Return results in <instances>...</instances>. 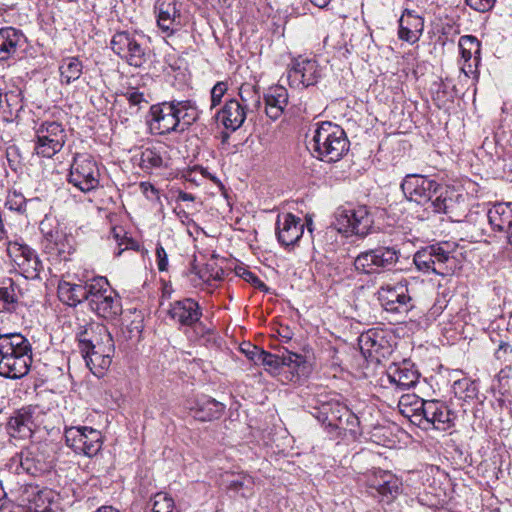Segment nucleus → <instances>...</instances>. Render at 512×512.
Returning <instances> with one entry per match:
<instances>
[{"label": "nucleus", "instance_id": "f257e3e1", "mask_svg": "<svg viewBox=\"0 0 512 512\" xmlns=\"http://www.w3.org/2000/svg\"><path fill=\"white\" fill-rule=\"evenodd\" d=\"M32 363L31 345L21 334L0 335V375L7 378L25 376Z\"/></svg>", "mask_w": 512, "mask_h": 512}, {"label": "nucleus", "instance_id": "f03ea898", "mask_svg": "<svg viewBox=\"0 0 512 512\" xmlns=\"http://www.w3.org/2000/svg\"><path fill=\"white\" fill-rule=\"evenodd\" d=\"M345 131L332 122L317 124L311 146L319 159L326 162L338 161L348 150Z\"/></svg>", "mask_w": 512, "mask_h": 512}, {"label": "nucleus", "instance_id": "7ed1b4c3", "mask_svg": "<svg viewBox=\"0 0 512 512\" xmlns=\"http://www.w3.org/2000/svg\"><path fill=\"white\" fill-rule=\"evenodd\" d=\"M399 260V252L393 247L378 246L360 252L354 259V268L363 274H379L390 270Z\"/></svg>", "mask_w": 512, "mask_h": 512}, {"label": "nucleus", "instance_id": "20e7f679", "mask_svg": "<svg viewBox=\"0 0 512 512\" xmlns=\"http://www.w3.org/2000/svg\"><path fill=\"white\" fill-rule=\"evenodd\" d=\"M89 298L90 308L100 317L113 320L122 312L119 297L112 291L108 281L103 278L92 280V290Z\"/></svg>", "mask_w": 512, "mask_h": 512}, {"label": "nucleus", "instance_id": "39448f33", "mask_svg": "<svg viewBox=\"0 0 512 512\" xmlns=\"http://www.w3.org/2000/svg\"><path fill=\"white\" fill-rule=\"evenodd\" d=\"M112 50L129 65L141 67L148 59L144 36L126 31L117 32L111 40Z\"/></svg>", "mask_w": 512, "mask_h": 512}, {"label": "nucleus", "instance_id": "423d86ee", "mask_svg": "<svg viewBox=\"0 0 512 512\" xmlns=\"http://www.w3.org/2000/svg\"><path fill=\"white\" fill-rule=\"evenodd\" d=\"M68 181L87 193L99 186L100 171L95 160L87 154H77L71 165Z\"/></svg>", "mask_w": 512, "mask_h": 512}, {"label": "nucleus", "instance_id": "0eeeda50", "mask_svg": "<svg viewBox=\"0 0 512 512\" xmlns=\"http://www.w3.org/2000/svg\"><path fill=\"white\" fill-rule=\"evenodd\" d=\"M367 488L371 496L390 503L401 491V481L390 471L376 469L367 475Z\"/></svg>", "mask_w": 512, "mask_h": 512}, {"label": "nucleus", "instance_id": "6e6552de", "mask_svg": "<svg viewBox=\"0 0 512 512\" xmlns=\"http://www.w3.org/2000/svg\"><path fill=\"white\" fill-rule=\"evenodd\" d=\"M65 141L66 133L61 124L45 122L37 129L34 150L38 155L50 158L62 149Z\"/></svg>", "mask_w": 512, "mask_h": 512}, {"label": "nucleus", "instance_id": "1a4fd4ad", "mask_svg": "<svg viewBox=\"0 0 512 512\" xmlns=\"http://www.w3.org/2000/svg\"><path fill=\"white\" fill-rule=\"evenodd\" d=\"M373 224V218L365 206L338 212L336 227L339 232L366 236Z\"/></svg>", "mask_w": 512, "mask_h": 512}, {"label": "nucleus", "instance_id": "9d476101", "mask_svg": "<svg viewBox=\"0 0 512 512\" xmlns=\"http://www.w3.org/2000/svg\"><path fill=\"white\" fill-rule=\"evenodd\" d=\"M401 189L410 201L424 205L439 191V184L421 175H407Z\"/></svg>", "mask_w": 512, "mask_h": 512}, {"label": "nucleus", "instance_id": "9b49d317", "mask_svg": "<svg viewBox=\"0 0 512 512\" xmlns=\"http://www.w3.org/2000/svg\"><path fill=\"white\" fill-rule=\"evenodd\" d=\"M181 4L177 0H157L155 13L157 25L166 36L180 31L183 24L180 13Z\"/></svg>", "mask_w": 512, "mask_h": 512}, {"label": "nucleus", "instance_id": "f8f14e48", "mask_svg": "<svg viewBox=\"0 0 512 512\" xmlns=\"http://www.w3.org/2000/svg\"><path fill=\"white\" fill-rule=\"evenodd\" d=\"M8 252L18 271L27 279H35L43 269L42 262L30 247L21 244L9 246Z\"/></svg>", "mask_w": 512, "mask_h": 512}, {"label": "nucleus", "instance_id": "ddd939ff", "mask_svg": "<svg viewBox=\"0 0 512 512\" xmlns=\"http://www.w3.org/2000/svg\"><path fill=\"white\" fill-rule=\"evenodd\" d=\"M378 300L386 311L394 313H407L412 307L411 297L407 294L405 284L398 283L394 286L384 285L378 290Z\"/></svg>", "mask_w": 512, "mask_h": 512}, {"label": "nucleus", "instance_id": "4468645a", "mask_svg": "<svg viewBox=\"0 0 512 512\" xmlns=\"http://www.w3.org/2000/svg\"><path fill=\"white\" fill-rule=\"evenodd\" d=\"M79 346L81 352H89L93 349L107 348L114 350L112 336L108 329L99 323H92L85 327L78 334Z\"/></svg>", "mask_w": 512, "mask_h": 512}, {"label": "nucleus", "instance_id": "2eb2a0df", "mask_svg": "<svg viewBox=\"0 0 512 512\" xmlns=\"http://www.w3.org/2000/svg\"><path fill=\"white\" fill-rule=\"evenodd\" d=\"M319 76L318 65L312 58L299 56L294 59L288 72V79L292 85L309 86L316 82Z\"/></svg>", "mask_w": 512, "mask_h": 512}, {"label": "nucleus", "instance_id": "dca6fc26", "mask_svg": "<svg viewBox=\"0 0 512 512\" xmlns=\"http://www.w3.org/2000/svg\"><path fill=\"white\" fill-rule=\"evenodd\" d=\"M277 236L279 242L284 246L297 243L304 233V223L290 213L278 216Z\"/></svg>", "mask_w": 512, "mask_h": 512}, {"label": "nucleus", "instance_id": "f3484780", "mask_svg": "<svg viewBox=\"0 0 512 512\" xmlns=\"http://www.w3.org/2000/svg\"><path fill=\"white\" fill-rule=\"evenodd\" d=\"M173 109L174 106L171 102H164L151 107V126L153 129H156L159 134L179 131V119H175V111Z\"/></svg>", "mask_w": 512, "mask_h": 512}, {"label": "nucleus", "instance_id": "a211bd4d", "mask_svg": "<svg viewBox=\"0 0 512 512\" xmlns=\"http://www.w3.org/2000/svg\"><path fill=\"white\" fill-rule=\"evenodd\" d=\"M169 317L184 326H192L200 320L202 315L197 302L190 298L175 301L168 309Z\"/></svg>", "mask_w": 512, "mask_h": 512}, {"label": "nucleus", "instance_id": "6ab92c4d", "mask_svg": "<svg viewBox=\"0 0 512 512\" xmlns=\"http://www.w3.org/2000/svg\"><path fill=\"white\" fill-rule=\"evenodd\" d=\"M418 411L421 412L425 421L432 424L437 430L445 431L451 425L452 419L450 411L438 401H423Z\"/></svg>", "mask_w": 512, "mask_h": 512}, {"label": "nucleus", "instance_id": "aec40b11", "mask_svg": "<svg viewBox=\"0 0 512 512\" xmlns=\"http://www.w3.org/2000/svg\"><path fill=\"white\" fill-rule=\"evenodd\" d=\"M92 290V281L85 284H73L62 281L58 285V296L64 303L75 306L83 300L89 301Z\"/></svg>", "mask_w": 512, "mask_h": 512}, {"label": "nucleus", "instance_id": "412c9836", "mask_svg": "<svg viewBox=\"0 0 512 512\" xmlns=\"http://www.w3.org/2000/svg\"><path fill=\"white\" fill-rule=\"evenodd\" d=\"M7 427L10 435L13 437H31L34 428L36 427L32 416V409L25 408L18 411L13 417L10 418Z\"/></svg>", "mask_w": 512, "mask_h": 512}, {"label": "nucleus", "instance_id": "4be33fe9", "mask_svg": "<svg viewBox=\"0 0 512 512\" xmlns=\"http://www.w3.org/2000/svg\"><path fill=\"white\" fill-rule=\"evenodd\" d=\"M24 42L25 37L19 30L13 27L0 29V60L13 57Z\"/></svg>", "mask_w": 512, "mask_h": 512}, {"label": "nucleus", "instance_id": "5701e85b", "mask_svg": "<svg viewBox=\"0 0 512 512\" xmlns=\"http://www.w3.org/2000/svg\"><path fill=\"white\" fill-rule=\"evenodd\" d=\"M423 26V21L418 15L406 10L399 20V38L415 43L423 31Z\"/></svg>", "mask_w": 512, "mask_h": 512}, {"label": "nucleus", "instance_id": "b1692460", "mask_svg": "<svg viewBox=\"0 0 512 512\" xmlns=\"http://www.w3.org/2000/svg\"><path fill=\"white\" fill-rule=\"evenodd\" d=\"M288 103V92L283 86L271 87L265 96V111L268 117L278 119Z\"/></svg>", "mask_w": 512, "mask_h": 512}, {"label": "nucleus", "instance_id": "393cba45", "mask_svg": "<svg viewBox=\"0 0 512 512\" xmlns=\"http://www.w3.org/2000/svg\"><path fill=\"white\" fill-rule=\"evenodd\" d=\"M246 113L244 107L237 100H230L218 113L219 121L228 129L236 130L244 122Z\"/></svg>", "mask_w": 512, "mask_h": 512}, {"label": "nucleus", "instance_id": "a878e982", "mask_svg": "<svg viewBox=\"0 0 512 512\" xmlns=\"http://www.w3.org/2000/svg\"><path fill=\"white\" fill-rule=\"evenodd\" d=\"M113 351L103 347L102 349H93L89 352L81 353L90 371L96 376H101L111 364V354Z\"/></svg>", "mask_w": 512, "mask_h": 512}, {"label": "nucleus", "instance_id": "bb28decb", "mask_svg": "<svg viewBox=\"0 0 512 512\" xmlns=\"http://www.w3.org/2000/svg\"><path fill=\"white\" fill-rule=\"evenodd\" d=\"M490 224L498 231L508 233L512 226V203H498L488 210Z\"/></svg>", "mask_w": 512, "mask_h": 512}, {"label": "nucleus", "instance_id": "cd10ccee", "mask_svg": "<svg viewBox=\"0 0 512 512\" xmlns=\"http://www.w3.org/2000/svg\"><path fill=\"white\" fill-rule=\"evenodd\" d=\"M287 368L293 377H306L310 366L302 355L286 352L280 355V370Z\"/></svg>", "mask_w": 512, "mask_h": 512}, {"label": "nucleus", "instance_id": "c85d7f7f", "mask_svg": "<svg viewBox=\"0 0 512 512\" xmlns=\"http://www.w3.org/2000/svg\"><path fill=\"white\" fill-rule=\"evenodd\" d=\"M175 119H179V131H184L198 118V110L191 101H171Z\"/></svg>", "mask_w": 512, "mask_h": 512}, {"label": "nucleus", "instance_id": "c756f323", "mask_svg": "<svg viewBox=\"0 0 512 512\" xmlns=\"http://www.w3.org/2000/svg\"><path fill=\"white\" fill-rule=\"evenodd\" d=\"M80 448L78 453L91 457L96 455L102 447V435L101 432L84 426L83 435L80 442Z\"/></svg>", "mask_w": 512, "mask_h": 512}, {"label": "nucleus", "instance_id": "7c9ffc66", "mask_svg": "<svg viewBox=\"0 0 512 512\" xmlns=\"http://www.w3.org/2000/svg\"><path fill=\"white\" fill-rule=\"evenodd\" d=\"M82 62L76 57H68L63 59L60 66L61 82L70 84L71 82L79 79L82 74Z\"/></svg>", "mask_w": 512, "mask_h": 512}, {"label": "nucleus", "instance_id": "2f4dec72", "mask_svg": "<svg viewBox=\"0 0 512 512\" xmlns=\"http://www.w3.org/2000/svg\"><path fill=\"white\" fill-rule=\"evenodd\" d=\"M388 377L391 383H394L402 390L409 389L417 381L416 373L406 368L395 367L389 371Z\"/></svg>", "mask_w": 512, "mask_h": 512}, {"label": "nucleus", "instance_id": "473e14b6", "mask_svg": "<svg viewBox=\"0 0 512 512\" xmlns=\"http://www.w3.org/2000/svg\"><path fill=\"white\" fill-rule=\"evenodd\" d=\"M434 251H435V249L433 247H427L425 249L418 251L414 255V263H415L416 267L423 272L431 271L436 274L444 275L445 274L444 269L436 267L434 265V262L432 259L433 254H431Z\"/></svg>", "mask_w": 512, "mask_h": 512}, {"label": "nucleus", "instance_id": "72a5a7b5", "mask_svg": "<svg viewBox=\"0 0 512 512\" xmlns=\"http://www.w3.org/2000/svg\"><path fill=\"white\" fill-rule=\"evenodd\" d=\"M333 408L334 411L329 414L325 423H322L323 425L338 430V428H345L344 417H347V420H351L352 422L357 421V418L341 404L334 403Z\"/></svg>", "mask_w": 512, "mask_h": 512}, {"label": "nucleus", "instance_id": "f704fd0d", "mask_svg": "<svg viewBox=\"0 0 512 512\" xmlns=\"http://www.w3.org/2000/svg\"><path fill=\"white\" fill-rule=\"evenodd\" d=\"M239 96L242 102V107L245 110L258 109L260 106V95L251 84H242L239 88Z\"/></svg>", "mask_w": 512, "mask_h": 512}, {"label": "nucleus", "instance_id": "c9c22d12", "mask_svg": "<svg viewBox=\"0 0 512 512\" xmlns=\"http://www.w3.org/2000/svg\"><path fill=\"white\" fill-rule=\"evenodd\" d=\"M253 485L252 477L245 474H238L233 479L227 481V488L240 493L243 497H248L252 494Z\"/></svg>", "mask_w": 512, "mask_h": 512}, {"label": "nucleus", "instance_id": "e433bc0d", "mask_svg": "<svg viewBox=\"0 0 512 512\" xmlns=\"http://www.w3.org/2000/svg\"><path fill=\"white\" fill-rule=\"evenodd\" d=\"M112 237L116 241L118 250L117 256H120L127 249H138L139 244L133 239L127 237V233L122 227H115L112 230Z\"/></svg>", "mask_w": 512, "mask_h": 512}, {"label": "nucleus", "instance_id": "4c0bfd02", "mask_svg": "<svg viewBox=\"0 0 512 512\" xmlns=\"http://www.w3.org/2000/svg\"><path fill=\"white\" fill-rule=\"evenodd\" d=\"M152 512H179L173 499L168 494L157 493L151 500Z\"/></svg>", "mask_w": 512, "mask_h": 512}, {"label": "nucleus", "instance_id": "58836bf2", "mask_svg": "<svg viewBox=\"0 0 512 512\" xmlns=\"http://www.w3.org/2000/svg\"><path fill=\"white\" fill-rule=\"evenodd\" d=\"M19 463L21 469L28 474L34 475L41 471V467H39L40 462L35 459L30 451H23L20 453Z\"/></svg>", "mask_w": 512, "mask_h": 512}, {"label": "nucleus", "instance_id": "ea45409f", "mask_svg": "<svg viewBox=\"0 0 512 512\" xmlns=\"http://www.w3.org/2000/svg\"><path fill=\"white\" fill-rule=\"evenodd\" d=\"M447 194L448 190L439 185V191L435 193L432 200L429 201L435 212L441 213L447 211L449 203L451 202V199L447 197Z\"/></svg>", "mask_w": 512, "mask_h": 512}, {"label": "nucleus", "instance_id": "a19ab883", "mask_svg": "<svg viewBox=\"0 0 512 512\" xmlns=\"http://www.w3.org/2000/svg\"><path fill=\"white\" fill-rule=\"evenodd\" d=\"M252 352L257 356L258 362L280 371V355L259 350L257 347H252Z\"/></svg>", "mask_w": 512, "mask_h": 512}, {"label": "nucleus", "instance_id": "79ce46f5", "mask_svg": "<svg viewBox=\"0 0 512 512\" xmlns=\"http://www.w3.org/2000/svg\"><path fill=\"white\" fill-rule=\"evenodd\" d=\"M83 427H69L65 429V440L69 447L78 453L83 435Z\"/></svg>", "mask_w": 512, "mask_h": 512}, {"label": "nucleus", "instance_id": "37998d69", "mask_svg": "<svg viewBox=\"0 0 512 512\" xmlns=\"http://www.w3.org/2000/svg\"><path fill=\"white\" fill-rule=\"evenodd\" d=\"M140 162L144 168L160 167L162 165V158L156 151L145 149L141 153Z\"/></svg>", "mask_w": 512, "mask_h": 512}, {"label": "nucleus", "instance_id": "c03bdc74", "mask_svg": "<svg viewBox=\"0 0 512 512\" xmlns=\"http://www.w3.org/2000/svg\"><path fill=\"white\" fill-rule=\"evenodd\" d=\"M431 247H433L435 249V251L432 253L433 254L432 259H433L434 265L436 267L444 269L445 274H446L448 272L446 263L450 260V253L447 252L446 250H444L440 246L432 245Z\"/></svg>", "mask_w": 512, "mask_h": 512}, {"label": "nucleus", "instance_id": "a18cd8bd", "mask_svg": "<svg viewBox=\"0 0 512 512\" xmlns=\"http://www.w3.org/2000/svg\"><path fill=\"white\" fill-rule=\"evenodd\" d=\"M460 51H472L480 53V42L471 35L462 36L458 43Z\"/></svg>", "mask_w": 512, "mask_h": 512}, {"label": "nucleus", "instance_id": "49530a36", "mask_svg": "<svg viewBox=\"0 0 512 512\" xmlns=\"http://www.w3.org/2000/svg\"><path fill=\"white\" fill-rule=\"evenodd\" d=\"M227 91V83L226 82H218L214 85L211 90V108L217 106L224 94Z\"/></svg>", "mask_w": 512, "mask_h": 512}, {"label": "nucleus", "instance_id": "de8ad7c7", "mask_svg": "<svg viewBox=\"0 0 512 512\" xmlns=\"http://www.w3.org/2000/svg\"><path fill=\"white\" fill-rule=\"evenodd\" d=\"M460 52H461V58L464 61L463 65L461 66V70L466 75H468V73L472 72V64L470 63L472 57H474V61L477 64L478 61H479V54L480 53L472 52V51H469V50L468 51H460Z\"/></svg>", "mask_w": 512, "mask_h": 512}, {"label": "nucleus", "instance_id": "09e8293b", "mask_svg": "<svg viewBox=\"0 0 512 512\" xmlns=\"http://www.w3.org/2000/svg\"><path fill=\"white\" fill-rule=\"evenodd\" d=\"M0 302L2 309H8V306L15 302V293L11 287L0 288Z\"/></svg>", "mask_w": 512, "mask_h": 512}, {"label": "nucleus", "instance_id": "8fccbe9b", "mask_svg": "<svg viewBox=\"0 0 512 512\" xmlns=\"http://www.w3.org/2000/svg\"><path fill=\"white\" fill-rule=\"evenodd\" d=\"M494 2L495 0H466V4L469 7L479 12L489 10L493 6Z\"/></svg>", "mask_w": 512, "mask_h": 512}, {"label": "nucleus", "instance_id": "3c124183", "mask_svg": "<svg viewBox=\"0 0 512 512\" xmlns=\"http://www.w3.org/2000/svg\"><path fill=\"white\" fill-rule=\"evenodd\" d=\"M239 276L259 289H266V285L252 272L242 269Z\"/></svg>", "mask_w": 512, "mask_h": 512}, {"label": "nucleus", "instance_id": "603ef678", "mask_svg": "<svg viewBox=\"0 0 512 512\" xmlns=\"http://www.w3.org/2000/svg\"><path fill=\"white\" fill-rule=\"evenodd\" d=\"M334 403L335 402H325V403H322L321 406L318 408L316 418L321 423H325V420H327V417L329 416V414L334 411V408H333Z\"/></svg>", "mask_w": 512, "mask_h": 512}, {"label": "nucleus", "instance_id": "864d4df0", "mask_svg": "<svg viewBox=\"0 0 512 512\" xmlns=\"http://www.w3.org/2000/svg\"><path fill=\"white\" fill-rule=\"evenodd\" d=\"M157 266L160 271L167 270L168 259L167 253L162 246L156 248Z\"/></svg>", "mask_w": 512, "mask_h": 512}, {"label": "nucleus", "instance_id": "5fc2aeb1", "mask_svg": "<svg viewBox=\"0 0 512 512\" xmlns=\"http://www.w3.org/2000/svg\"><path fill=\"white\" fill-rule=\"evenodd\" d=\"M70 240L71 239H66V242H67L66 244H64L60 241H57L55 243V245L57 247V251L60 255L70 254L73 251V246L70 243Z\"/></svg>", "mask_w": 512, "mask_h": 512}, {"label": "nucleus", "instance_id": "6e6d98bb", "mask_svg": "<svg viewBox=\"0 0 512 512\" xmlns=\"http://www.w3.org/2000/svg\"><path fill=\"white\" fill-rule=\"evenodd\" d=\"M23 198L17 196L16 194L13 196V198H9L6 202V206L9 207L11 210H19L22 206Z\"/></svg>", "mask_w": 512, "mask_h": 512}, {"label": "nucleus", "instance_id": "4d7b16f0", "mask_svg": "<svg viewBox=\"0 0 512 512\" xmlns=\"http://www.w3.org/2000/svg\"><path fill=\"white\" fill-rule=\"evenodd\" d=\"M128 99L133 105H138L144 101L143 94L137 91H133L128 94Z\"/></svg>", "mask_w": 512, "mask_h": 512}, {"label": "nucleus", "instance_id": "13d9d810", "mask_svg": "<svg viewBox=\"0 0 512 512\" xmlns=\"http://www.w3.org/2000/svg\"><path fill=\"white\" fill-rule=\"evenodd\" d=\"M141 189H142V192L149 198L152 194L154 195L155 194V189L152 185H150L149 183H141L140 185Z\"/></svg>", "mask_w": 512, "mask_h": 512}, {"label": "nucleus", "instance_id": "bf43d9fd", "mask_svg": "<svg viewBox=\"0 0 512 512\" xmlns=\"http://www.w3.org/2000/svg\"><path fill=\"white\" fill-rule=\"evenodd\" d=\"M252 345L250 344H247V348H242V351L247 355V357L254 361L255 363H258V359H257V356L254 355V353L252 352Z\"/></svg>", "mask_w": 512, "mask_h": 512}, {"label": "nucleus", "instance_id": "052dcab7", "mask_svg": "<svg viewBox=\"0 0 512 512\" xmlns=\"http://www.w3.org/2000/svg\"><path fill=\"white\" fill-rule=\"evenodd\" d=\"M356 423H357V421L352 422L351 420H347V417H344L345 428H338V430H347V429L352 430Z\"/></svg>", "mask_w": 512, "mask_h": 512}, {"label": "nucleus", "instance_id": "680f3d73", "mask_svg": "<svg viewBox=\"0 0 512 512\" xmlns=\"http://www.w3.org/2000/svg\"><path fill=\"white\" fill-rule=\"evenodd\" d=\"M312 4H314L315 6L319 7V8H323L325 6L328 5V3L330 2V0H310Z\"/></svg>", "mask_w": 512, "mask_h": 512}, {"label": "nucleus", "instance_id": "e2e57ef3", "mask_svg": "<svg viewBox=\"0 0 512 512\" xmlns=\"http://www.w3.org/2000/svg\"><path fill=\"white\" fill-rule=\"evenodd\" d=\"M369 342H371L372 345L374 344V341L369 334L361 335L360 343L367 345Z\"/></svg>", "mask_w": 512, "mask_h": 512}, {"label": "nucleus", "instance_id": "0e129e2a", "mask_svg": "<svg viewBox=\"0 0 512 512\" xmlns=\"http://www.w3.org/2000/svg\"><path fill=\"white\" fill-rule=\"evenodd\" d=\"M510 346L508 344H500L499 349L496 352L497 358H501V352H506Z\"/></svg>", "mask_w": 512, "mask_h": 512}, {"label": "nucleus", "instance_id": "69168bd1", "mask_svg": "<svg viewBox=\"0 0 512 512\" xmlns=\"http://www.w3.org/2000/svg\"><path fill=\"white\" fill-rule=\"evenodd\" d=\"M96 512H118V510H116L112 506H102L98 508Z\"/></svg>", "mask_w": 512, "mask_h": 512}, {"label": "nucleus", "instance_id": "338daca9", "mask_svg": "<svg viewBox=\"0 0 512 512\" xmlns=\"http://www.w3.org/2000/svg\"><path fill=\"white\" fill-rule=\"evenodd\" d=\"M180 199L183 200V201H193L194 200V196L192 194L182 193L180 195Z\"/></svg>", "mask_w": 512, "mask_h": 512}, {"label": "nucleus", "instance_id": "774afa93", "mask_svg": "<svg viewBox=\"0 0 512 512\" xmlns=\"http://www.w3.org/2000/svg\"><path fill=\"white\" fill-rule=\"evenodd\" d=\"M499 379L502 380L504 378H507L508 377V372L506 369H503L500 371L499 375H498Z\"/></svg>", "mask_w": 512, "mask_h": 512}]
</instances>
